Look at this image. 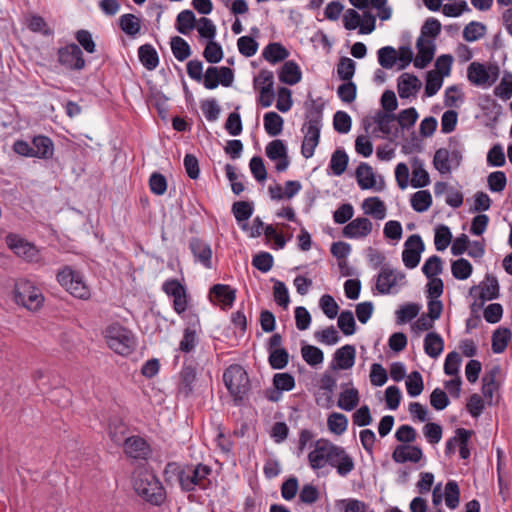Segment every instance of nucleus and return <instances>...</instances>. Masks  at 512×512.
Listing matches in <instances>:
<instances>
[{"instance_id": "obj_64", "label": "nucleus", "mask_w": 512, "mask_h": 512, "mask_svg": "<svg viewBox=\"0 0 512 512\" xmlns=\"http://www.w3.org/2000/svg\"><path fill=\"white\" fill-rule=\"evenodd\" d=\"M232 212L237 222L248 220L253 214V207L249 202L238 201L232 206Z\"/></svg>"}, {"instance_id": "obj_46", "label": "nucleus", "mask_w": 512, "mask_h": 512, "mask_svg": "<svg viewBox=\"0 0 512 512\" xmlns=\"http://www.w3.org/2000/svg\"><path fill=\"white\" fill-rule=\"evenodd\" d=\"M407 393L411 397H417L424 389L423 378L420 372L413 371L406 378Z\"/></svg>"}, {"instance_id": "obj_26", "label": "nucleus", "mask_w": 512, "mask_h": 512, "mask_svg": "<svg viewBox=\"0 0 512 512\" xmlns=\"http://www.w3.org/2000/svg\"><path fill=\"white\" fill-rule=\"evenodd\" d=\"M444 349V340L436 332H429L424 338V351L431 358H438Z\"/></svg>"}, {"instance_id": "obj_50", "label": "nucleus", "mask_w": 512, "mask_h": 512, "mask_svg": "<svg viewBox=\"0 0 512 512\" xmlns=\"http://www.w3.org/2000/svg\"><path fill=\"white\" fill-rule=\"evenodd\" d=\"M327 424L331 432L341 435L347 430L348 419L344 414L334 412L329 415Z\"/></svg>"}, {"instance_id": "obj_47", "label": "nucleus", "mask_w": 512, "mask_h": 512, "mask_svg": "<svg viewBox=\"0 0 512 512\" xmlns=\"http://www.w3.org/2000/svg\"><path fill=\"white\" fill-rule=\"evenodd\" d=\"M27 27L35 33H40L44 36H53L54 30L46 23L43 17L39 15H32L27 20Z\"/></svg>"}, {"instance_id": "obj_37", "label": "nucleus", "mask_w": 512, "mask_h": 512, "mask_svg": "<svg viewBox=\"0 0 512 512\" xmlns=\"http://www.w3.org/2000/svg\"><path fill=\"white\" fill-rule=\"evenodd\" d=\"M348 162L347 153L343 149H336L331 156L329 167L335 176H340L345 172Z\"/></svg>"}, {"instance_id": "obj_51", "label": "nucleus", "mask_w": 512, "mask_h": 512, "mask_svg": "<svg viewBox=\"0 0 512 512\" xmlns=\"http://www.w3.org/2000/svg\"><path fill=\"white\" fill-rule=\"evenodd\" d=\"M337 325L344 335L354 334L356 323L353 313L350 310H343L338 316Z\"/></svg>"}, {"instance_id": "obj_58", "label": "nucleus", "mask_w": 512, "mask_h": 512, "mask_svg": "<svg viewBox=\"0 0 512 512\" xmlns=\"http://www.w3.org/2000/svg\"><path fill=\"white\" fill-rule=\"evenodd\" d=\"M203 56L209 63L215 64L220 62L223 58V50L221 45L213 40L208 41L203 51Z\"/></svg>"}, {"instance_id": "obj_13", "label": "nucleus", "mask_w": 512, "mask_h": 512, "mask_svg": "<svg viewBox=\"0 0 512 512\" xmlns=\"http://www.w3.org/2000/svg\"><path fill=\"white\" fill-rule=\"evenodd\" d=\"M424 250V243L418 234H413L408 237L404 243V250L402 252V260L408 269H413L418 266L421 258V253Z\"/></svg>"}, {"instance_id": "obj_5", "label": "nucleus", "mask_w": 512, "mask_h": 512, "mask_svg": "<svg viewBox=\"0 0 512 512\" xmlns=\"http://www.w3.org/2000/svg\"><path fill=\"white\" fill-rule=\"evenodd\" d=\"M57 281L72 296L87 300L90 298V289L84 281L83 275L71 267H64L57 274Z\"/></svg>"}, {"instance_id": "obj_44", "label": "nucleus", "mask_w": 512, "mask_h": 512, "mask_svg": "<svg viewBox=\"0 0 512 512\" xmlns=\"http://www.w3.org/2000/svg\"><path fill=\"white\" fill-rule=\"evenodd\" d=\"M434 167L441 174H448L451 172L452 164L450 161V151L446 148H439L436 150L434 159H433Z\"/></svg>"}, {"instance_id": "obj_23", "label": "nucleus", "mask_w": 512, "mask_h": 512, "mask_svg": "<svg viewBox=\"0 0 512 512\" xmlns=\"http://www.w3.org/2000/svg\"><path fill=\"white\" fill-rule=\"evenodd\" d=\"M33 157L50 159L54 154V144L52 140L43 135L35 136L32 140Z\"/></svg>"}, {"instance_id": "obj_21", "label": "nucleus", "mask_w": 512, "mask_h": 512, "mask_svg": "<svg viewBox=\"0 0 512 512\" xmlns=\"http://www.w3.org/2000/svg\"><path fill=\"white\" fill-rule=\"evenodd\" d=\"M201 331L199 321L189 324L183 331V337L179 343V350L184 353L192 352L199 342Z\"/></svg>"}, {"instance_id": "obj_35", "label": "nucleus", "mask_w": 512, "mask_h": 512, "mask_svg": "<svg viewBox=\"0 0 512 512\" xmlns=\"http://www.w3.org/2000/svg\"><path fill=\"white\" fill-rule=\"evenodd\" d=\"M497 373L498 368H494L482 379V393L489 405L493 403L494 392L498 389V384L496 383Z\"/></svg>"}, {"instance_id": "obj_59", "label": "nucleus", "mask_w": 512, "mask_h": 512, "mask_svg": "<svg viewBox=\"0 0 512 512\" xmlns=\"http://www.w3.org/2000/svg\"><path fill=\"white\" fill-rule=\"evenodd\" d=\"M494 93L502 100H509L512 97V74L505 73L500 83L495 87Z\"/></svg>"}, {"instance_id": "obj_11", "label": "nucleus", "mask_w": 512, "mask_h": 512, "mask_svg": "<svg viewBox=\"0 0 512 512\" xmlns=\"http://www.w3.org/2000/svg\"><path fill=\"white\" fill-rule=\"evenodd\" d=\"M395 121L396 116L394 114L378 110L372 117H367L363 120V126L365 131L368 133L372 124H376V127L372 129L371 133L378 137L379 132L383 137H387L393 133Z\"/></svg>"}, {"instance_id": "obj_48", "label": "nucleus", "mask_w": 512, "mask_h": 512, "mask_svg": "<svg viewBox=\"0 0 512 512\" xmlns=\"http://www.w3.org/2000/svg\"><path fill=\"white\" fill-rule=\"evenodd\" d=\"M444 498L448 508L456 509L458 507L460 501V490L455 481L450 480L446 483Z\"/></svg>"}, {"instance_id": "obj_12", "label": "nucleus", "mask_w": 512, "mask_h": 512, "mask_svg": "<svg viewBox=\"0 0 512 512\" xmlns=\"http://www.w3.org/2000/svg\"><path fill=\"white\" fill-rule=\"evenodd\" d=\"M6 244L18 257L28 261L36 262L39 259V251L36 246L23 237L10 233L5 238Z\"/></svg>"}, {"instance_id": "obj_29", "label": "nucleus", "mask_w": 512, "mask_h": 512, "mask_svg": "<svg viewBox=\"0 0 512 512\" xmlns=\"http://www.w3.org/2000/svg\"><path fill=\"white\" fill-rule=\"evenodd\" d=\"M355 348L352 345H344L336 350L334 354V361L339 369H349L355 362Z\"/></svg>"}, {"instance_id": "obj_31", "label": "nucleus", "mask_w": 512, "mask_h": 512, "mask_svg": "<svg viewBox=\"0 0 512 512\" xmlns=\"http://www.w3.org/2000/svg\"><path fill=\"white\" fill-rule=\"evenodd\" d=\"M362 208L365 214L372 216L376 220H383L386 217V206L378 197L365 199Z\"/></svg>"}, {"instance_id": "obj_6", "label": "nucleus", "mask_w": 512, "mask_h": 512, "mask_svg": "<svg viewBox=\"0 0 512 512\" xmlns=\"http://www.w3.org/2000/svg\"><path fill=\"white\" fill-rule=\"evenodd\" d=\"M223 381L235 401L243 399L248 390L249 379L240 365H231L223 373Z\"/></svg>"}, {"instance_id": "obj_56", "label": "nucleus", "mask_w": 512, "mask_h": 512, "mask_svg": "<svg viewBox=\"0 0 512 512\" xmlns=\"http://www.w3.org/2000/svg\"><path fill=\"white\" fill-rule=\"evenodd\" d=\"M485 26L476 21L468 23L463 30V38L468 42H474L485 34Z\"/></svg>"}, {"instance_id": "obj_24", "label": "nucleus", "mask_w": 512, "mask_h": 512, "mask_svg": "<svg viewBox=\"0 0 512 512\" xmlns=\"http://www.w3.org/2000/svg\"><path fill=\"white\" fill-rule=\"evenodd\" d=\"M210 296H213L217 302H219L223 308L231 307L235 301V291L228 285L215 284L210 289Z\"/></svg>"}, {"instance_id": "obj_53", "label": "nucleus", "mask_w": 512, "mask_h": 512, "mask_svg": "<svg viewBox=\"0 0 512 512\" xmlns=\"http://www.w3.org/2000/svg\"><path fill=\"white\" fill-rule=\"evenodd\" d=\"M443 76L434 70L429 71L426 76L425 95L427 97L434 96L442 87Z\"/></svg>"}, {"instance_id": "obj_4", "label": "nucleus", "mask_w": 512, "mask_h": 512, "mask_svg": "<svg viewBox=\"0 0 512 512\" xmlns=\"http://www.w3.org/2000/svg\"><path fill=\"white\" fill-rule=\"evenodd\" d=\"M134 490L148 503L159 506L166 499V491L161 481L150 472H141L134 480Z\"/></svg>"}, {"instance_id": "obj_25", "label": "nucleus", "mask_w": 512, "mask_h": 512, "mask_svg": "<svg viewBox=\"0 0 512 512\" xmlns=\"http://www.w3.org/2000/svg\"><path fill=\"white\" fill-rule=\"evenodd\" d=\"M301 71L294 61H286L278 72L279 80L288 85H295L301 80Z\"/></svg>"}, {"instance_id": "obj_45", "label": "nucleus", "mask_w": 512, "mask_h": 512, "mask_svg": "<svg viewBox=\"0 0 512 512\" xmlns=\"http://www.w3.org/2000/svg\"><path fill=\"white\" fill-rule=\"evenodd\" d=\"M473 271L471 263L464 258L457 259L451 263V272L454 278L458 280L468 279Z\"/></svg>"}, {"instance_id": "obj_20", "label": "nucleus", "mask_w": 512, "mask_h": 512, "mask_svg": "<svg viewBox=\"0 0 512 512\" xmlns=\"http://www.w3.org/2000/svg\"><path fill=\"white\" fill-rule=\"evenodd\" d=\"M480 290L479 297L482 301L497 299L499 297V283L495 276L487 274L484 280L470 289L472 294L475 290Z\"/></svg>"}, {"instance_id": "obj_15", "label": "nucleus", "mask_w": 512, "mask_h": 512, "mask_svg": "<svg viewBox=\"0 0 512 512\" xmlns=\"http://www.w3.org/2000/svg\"><path fill=\"white\" fill-rule=\"evenodd\" d=\"M329 466L335 468L341 477H346L353 471L355 464L343 447L335 445Z\"/></svg>"}, {"instance_id": "obj_49", "label": "nucleus", "mask_w": 512, "mask_h": 512, "mask_svg": "<svg viewBox=\"0 0 512 512\" xmlns=\"http://www.w3.org/2000/svg\"><path fill=\"white\" fill-rule=\"evenodd\" d=\"M452 241V233L446 225H440L435 230L434 244L437 251L445 250Z\"/></svg>"}, {"instance_id": "obj_30", "label": "nucleus", "mask_w": 512, "mask_h": 512, "mask_svg": "<svg viewBox=\"0 0 512 512\" xmlns=\"http://www.w3.org/2000/svg\"><path fill=\"white\" fill-rule=\"evenodd\" d=\"M430 183L428 172L424 169L423 162L419 158L412 160V178L411 186L414 188H422Z\"/></svg>"}, {"instance_id": "obj_18", "label": "nucleus", "mask_w": 512, "mask_h": 512, "mask_svg": "<svg viewBox=\"0 0 512 512\" xmlns=\"http://www.w3.org/2000/svg\"><path fill=\"white\" fill-rule=\"evenodd\" d=\"M423 457L422 449L418 446L402 444L395 447L392 459L396 463H418Z\"/></svg>"}, {"instance_id": "obj_32", "label": "nucleus", "mask_w": 512, "mask_h": 512, "mask_svg": "<svg viewBox=\"0 0 512 512\" xmlns=\"http://www.w3.org/2000/svg\"><path fill=\"white\" fill-rule=\"evenodd\" d=\"M264 59L271 64L279 63L289 56L288 50L280 43H269L262 53Z\"/></svg>"}, {"instance_id": "obj_8", "label": "nucleus", "mask_w": 512, "mask_h": 512, "mask_svg": "<svg viewBox=\"0 0 512 512\" xmlns=\"http://www.w3.org/2000/svg\"><path fill=\"white\" fill-rule=\"evenodd\" d=\"M15 298L17 303L31 311L39 309L44 301L40 289L28 281H23L16 285Z\"/></svg>"}, {"instance_id": "obj_28", "label": "nucleus", "mask_w": 512, "mask_h": 512, "mask_svg": "<svg viewBox=\"0 0 512 512\" xmlns=\"http://www.w3.org/2000/svg\"><path fill=\"white\" fill-rule=\"evenodd\" d=\"M355 176L361 189H371L375 186L376 180L372 167L367 163H360L357 167Z\"/></svg>"}, {"instance_id": "obj_33", "label": "nucleus", "mask_w": 512, "mask_h": 512, "mask_svg": "<svg viewBox=\"0 0 512 512\" xmlns=\"http://www.w3.org/2000/svg\"><path fill=\"white\" fill-rule=\"evenodd\" d=\"M139 60L147 70H154L159 64L158 53L150 44H144L138 49Z\"/></svg>"}, {"instance_id": "obj_34", "label": "nucleus", "mask_w": 512, "mask_h": 512, "mask_svg": "<svg viewBox=\"0 0 512 512\" xmlns=\"http://www.w3.org/2000/svg\"><path fill=\"white\" fill-rule=\"evenodd\" d=\"M266 133L271 136L279 135L283 130L284 120L276 112H267L263 118Z\"/></svg>"}, {"instance_id": "obj_22", "label": "nucleus", "mask_w": 512, "mask_h": 512, "mask_svg": "<svg viewBox=\"0 0 512 512\" xmlns=\"http://www.w3.org/2000/svg\"><path fill=\"white\" fill-rule=\"evenodd\" d=\"M397 88L400 98H409L418 92L421 82L415 75L403 73L398 78Z\"/></svg>"}, {"instance_id": "obj_39", "label": "nucleus", "mask_w": 512, "mask_h": 512, "mask_svg": "<svg viewBox=\"0 0 512 512\" xmlns=\"http://www.w3.org/2000/svg\"><path fill=\"white\" fill-rule=\"evenodd\" d=\"M119 26L124 33L134 37L140 32L141 21L137 16L128 13L119 18Z\"/></svg>"}, {"instance_id": "obj_3", "label": "nucleus", "mask_w": 512, "mask_h": 512, "mask_svg": "<svg viewBox=\"0 0 512 512\" xmlns=\"http://www.w3.org/2000/svg\"><path fill=\"white\" fill-rule=\"evenodd\" d=\"M104 338L108 347L122 356L132 354L137 346V339L133 332L119 323L107 326L104 330Z\"/></svg>"}, {"instance_id": "obj_54", "label": "nucleus", "mask_w": 512, "mask_h": 512, "mask_svg": "<svg viewBox=\"0 0 512 512\" xmlns=\"http://www.w3.org/2000/svg\"><path fill=\"white\" fill-rule=\"evenodd\" d=\"M378 62L385 69H391L397 61V52L392 46H385L378 50Z\"/></svg>"}, {"instance_id": "obj_7", "label": "nucleus", "mask_w": 512, "mask_h": 512, "mask_svg": "<svg viewBox=\"0 0 512 512\" xmlns=\"http://www.w3.org/2000/svg\"><path fill=\"white\" fill-rule=\"evenodd\" d=\"M405 284V274L389 266H383L376 277L375 288L379 294H394Z\"/></svg>"}, {"instance_id": "obj_9", "label": "nucleus", "mask_w": 512, "mask_h": 512, "mask_svg": "<svg viewBox=\"0 0 512 512\" xmlns=\"http://www.w3.org/2000/svg\"><path fill=\"white\" fill-rule=\"evenodd\" d=\"M335 444L327 439H318L313 449L308 454L309 466L312 470H320L327 465H330L331 456L334 450Z\"/></svg>"}, {"instance_id": "obj_36", "label": "nucleus", "mask_w": 512, "mask_h": 512, "mask_svg": "<svg viewBox=\"0 0 512 512\" xmlns=\"http://www.w3.org/2000/svg\"><path fill=\"white\" fill-rule=\"evenodd\" d=\"M511 331L508 328H498L492 334V351L503 353L511 340Z\"/></svg>"}, {"instance_id": "obj_14", "label": "nucleus", "mask_w": 512, "mask_h": 512, "mask_svg": "<svg viewBox=\"0 0 512 512\" xmlns=\"http://www.w3.org/2000/svg\"><path fill=\"white\" fill-rule=\"evenodd\" d=\"M189 249L196 263L201 264L206 269H212V249L204 240L193 237L189 240Z\"/></svg>"}, {"instance_id": "obj_2", "label": "nucleus", "mask_w": 512, "mask_h": 512, "mask_svg": "<svg viewBox=\"0 0 512 512\" xmlns=\"http://www.w3.org/2000/svg\"><path fill=\"white\" fill-rule=\"evenodd\" d=\"M323 108L314 100L307 107L305 122L302 127L304 139L301 146L302 156L306 159L314 155V151L319 144L320 131L322 127Z\"/></svg>"}, {"instance_id": "obj_38", "label": "nucleus", "mask_w": 512, "mask_h": 512, "mask_svg": "<svg viewBox=\"0 0 512 512\" xmlns=\"http://www.w3.org/2000/svg\"><path fill=\"white\" fill-rule=\"evenodd\" d=\"M196 18L191 10L181 11L176 18V29L183 35L189 34L195 27Z\"/></svg>"}, {"instance_id": "obj_52", "label": "nucleus", "mask_w": 512, "mask_h": 512, "mask_svg": "<svg viewBox=\"0 0 512 512\" xmlns=\"http://www.w3.org/2000/svg\"><path fill=\"white\" fill-rule=\"evenodd\" d=\"M268 362L273 369H284L289 362V354L286 349H274L269 351Z\"/></svg>"}, {"instance_id": "obj_1", "label": "nucleus", "mask_w": 512, "mask_h": 512, "mask_svg": "<svg viewBox=\"0 0 512 512\" xmlns=\"http://www.w3.org/2000/svg\"><path fill=\"white\" fill-rule=\"evenodd\" d=\"M170 474L177 475L180 488L184 492L206 490L211 486L212 468L202 463L181 468L178 463L169 462L165 466L164 475L168 477Z\"/></svg>"}, {"instance_id": "obj_40", "label": "nucleus", "mask_w": 512, "mask_h": 512, "mask_svg": "<svg viewBox=\"0 0 512 512\" xmlns=\"http://www.w3.org/2000/svg\"><path fill=\"white\" fill-rule=\"evenodd\" d=\"M171 50L178 61H184L191 55V48L187 41L180 36H174L170 41Z\"/></svg>"}, {"instance_id": "obj_17", "label": "nucleus", "mask_w": 512, "mask_h": 512, "mask_svg": "<svg viewBox=\"0 0 512 512\" xmlns=\"http://www.w3.org/2000/svg\"><path fill=\"white\" fill-rule=\"evenodd\" d=\"M124 451L126 455L133 459H146L150 452L148 443L139 436H132L125 440Z\"/></svg>"}, {"instance_id": "obj_57", "label": "nucleus", "mask_w": 512, "mask_h": 512, "mask_svg": "<svg viewBox=\"0 0 512 512\" xmlns=\"http://www.w3.org/2000/svg\"><path fill=\"white\" fill-rule=\"evenodd\" d=\"M420 311V306L416 303H408L401 306L396 311L397 322L399 324L406 323L414 319Z\"/></svg>"}, {"instance_id": "obj_16", "label": "nucleus", "mask_w": 512, "mask_h": 512, "mask_svg": "<svg viewBox=\"0 0 512 512\" xmlns=\"http://www.w3.org/2000/svg\"><path fill=\"white\" fill-rule=\"evenodd\" d=\"M373 229L372 222L366 217H357L350 221L342 230L345 238L362 239L367 237Z\"/></svg>"}, {"instance_id": "obj_43", "label": "nucleus", "mask_w": 512, "mask_h": 512, "mask_svg": "<svg viewBox=\"0 0 512 512\" xmlns=\"http://www.w3.org/2000/svg\"><path fill=\"white\" fill-rule=\"evenodd\" d=\"M301 355L304 361L310 366H317L324 360L322 350L313 345H303L301 347Z\"/></svg>"}, {"instance_id": "obj_42", "label": "nucleus", "mask_w": 512, "mask_h": 512, "mask_svg": "<svg viewBox=\"0 0 512 512\" xmlns=\"http://www.w3.org/2000/svg\"><path fill=\"white\" fill-rule=\"evenodd\" d=\"M432 204V196L428 190H420L411 197V206L416 212L427 211Z\"/></svg>"}, {"instance_id": "obj_10", "label": "nucleus", "mask_w": 512, "mask_h": 512, "mask_svg": "<svg viewBox=\"0 0 512 512\" xmlns=\"http://www.w3.org/2000/svg\"><path fill=\"white\" fill-rule=\"evenodd\" d=\"M58 62L67 70L80 71L85 67V60L81 48L71 43L57 51Z\"/></svg>"}, {"instance_id": "obj_27", "label": "nucleus", "mask_w": 512, "mask_h": 512, "mask_svg": "<svg viewBox=\"0 0 512 512\" xmlns=\"http://www.w3.org/2000/svg\"><path fill=\"white\" fill-rule=\"evenodd\" d=\"M468 80L476 86H484L489 83V73L485 66L478 62H472L467 69Z\"/></svg>"}, {"instance_id": "obj_55", "label": "nucleus", "mask_w": 512, "mask_h": 512, "mask_svg": "<svg viewBox=\"0 0 512 512\" xmlns=\"http://www.w3.org/2000/svg\"><path fill=\"white\" fill-rule=\"evenodd\" d=\"M443 270V263L439 256L429 257L422 266V272L427 278L436 277Z\"/></svg>"}, {"instance_id": "obj_61", "label": "nucleus", "mask_w": 512, "mask_h": 512, "mask_svg": "<svg viewBox=\"0 0 512 512\" xmlns=\"http://www.w3.org/2000/svg\"><path fill=\"white\" fill-rule=\"evenodd\" d=\"M355 62L348 58L342 57L337 65V74L343 81H349L355 73Z\"/></svg>"}, {"instance_id": "obj_62", "label": "nucleus", "mask_w": 512, "mask_h": 512, "mask_svg": "<svg viewBox=\"0 0 512 512\" xmlns=\"http://www.w3.org/2000/svg\"><path fill=\"white\" fill-rule=\"evenodd\" d=\"M488 188L492 192H502L507 185V177L503 171H494L487 177Z\"/></svg>"}, {"instance_id": "obj_19", "label": "nucleus", "mask_w": 512, "mask_h": 512, "mask_svg": "<svg viewBox=\"0 0 512 512\" xmlns=\"http://www.w3.org/2000/svg\"><path fill=\"white\" fill-rule=\"evenodd\" d=\"M418 53L414 59V66L416 68H425L433 59L435 46L431 40L424 37H419L416 42Z\"/></svg>"}, {"instance_id": "obj_63", "label": "nucleus", "mask_w": 512, "mask_h": 512, "mask_svg": "<svg viewBox=\"0 0 512 512\" xmlns=\"http://www.w3.org/2000/svg\"><path fill=\"white\" fill-rule=\"evenodd\" d=\"M239 52L245 57H252L258 50L257 41L250 36H242L237 40Z\"/></svg>"}, {"instance_id": "obj_60", "label": "nucleus", "mask_w": 512, "mask_h": 512, "mask_svg": "<svg viewBox=\"0 0 512 512\" xmlns=\"http://www.w3.org/2000/svg\"><path fill=\"white\" fill-rule=\"evenodd\" d=\"M266 155L270 160H277L280 158H286L287 148L282 140L276 139L268 143L266 146Z\"/></svg>"}, {"instance_id": "obj_41", "label": "nucleus", "mask_w": 512, "mask_h": 512, "mask_svg": "<svg viewBox=\"0 0 512 512\" xmlns=\"http://www.w3.org/2000/svg\"><path fill=\"white\" fill-rule=\"evenodd\" d=\"M359 403V393L355 388L341 392L338 399V407L345 411H352Z\"/></svg>"}]
</instances>
